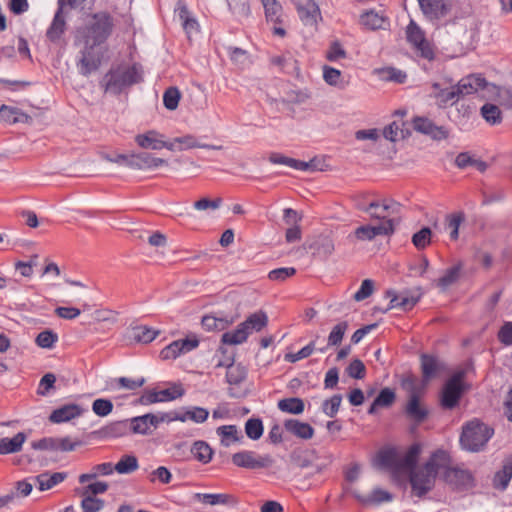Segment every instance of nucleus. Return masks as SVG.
Here are the masks:
<instances>
[{
    "label": "nucleus",
    "mask_w": 512,
    "mask_h": 512,
    "mask_svg": "<svg viewBox=\"0 0 512 512\" xmlns=\"http://www.w3.org/2000/svg\"><path fill=\"white\" fill-rule=\"evenodd\" d=\"M481 115L482 117L491 125H496L501 123L502 114L499 107L495 104L486 103L481 107Z\"/></svg>",
    "instance_id": "c03bdc74"
},
{
    "label": "nucleus",
    "mask_w": 512,
    "mask_h": 512,
    "mask_svg": "<svg viewBox=\"0 0 512 512\" xmlns=\"http://www.w3.org/2000/svg\"><path fill=\"white\" fill-rule=\"evenodd\" d=\"M492 90H497V101L501 106L512 109V91L505 87H496L490 84Z\"/></svg>",
    "instance_id": "338daca9"
},
{
    "label": "nucleus",
    "mask_w": 512,
    "mask_h": 512,
    "mask_svg": "<svg viewBox=\"0 0 512 512\" xmlns=\"http://www.w3.org/2000/svg\"><path fill=\"white\" fill-rule=\"evenodd\" d=\"M114 470L119 474H130L136 471L139 467L138 460L133 455H124L121 459L116 463Z\"/></svg>",
    "instance_id": "37998d69"
},
{
    "label": "nucleus",
    "mask_w": 512,
    "mask_h": 512,
    "mask_svg": "<svg viewBox=\"0 0 512 512\" xmlns=\"http://www.w3.org/2000/svg\"><path fill=\"white\" fill-rule=\"evenodd\" d=\"M174 142H177L179 144L178 150H186V149H192V148H204V149H214V150H220L221 146L216 145H210V144H201L197 141L196 137L193 135H184L182 137H176L174 138Z\"/></svg>",
    "instance_id": "4c0bfd02"
},
{
    "label": "nucleus",
    "mask_w": 512,
    "mask_h": 512,
    "mask_svg": "<svg viewBox=\"0 0 512 512\" xmlns=\"http://www.w3.org/2000/svg\"><path fill=\"white\" fill-rule=\"evenodd\" d=\"M396 399V395L394 390L391 388L385 387L383 388L378 396L374 399L375 400V406H381V407H390Z\"/></svg>",
    "instance_id": "0e129e2a"
},
{
    "label": "nucleus",
    "mask_w": 512,
    "mask_h": 512,
    "mask_svg": "<svg viewBox=\"0 0 512 512\" xmlns=\"http://www.w3.org/2000/svg\"><path fill=\"white\" fill-rule=\"evenodd\" d=\"M230 11L240 18H247L251 14L248 0H228Z\"/></svg>",
    "instance_id": "603ef678"
},
{
    "label": "nucleus",
    "mask_w": 512,
    "mask_h": 512,
    "mask_svg": "<svg viewBox=\"0 0 512 512\" xmlns=\"http://www.w3.org/2000/svg\"><path fill=\"white\" fill-rule=\"evenodd\" d=\"M83 409L77 404H67L55 409L49 416L52 423H63L79 417Z\"/></svg>",
    "instance_id": "b1692460"
},
{
    "label": "nucleus",
    "mask_w": 512,
    "mask_h": 512,
    "mask_svg": "<svg viewBox=\"0 0 512 512\" xmlns=\"http://www.w3.org/2000/svg\"><path fill=\"white\" fill-rule=\"evenodd\" d=\"M31 120V116L22 112L17 107H12L8 105H2L0 107V122H4L11 125L16 123H30Z\"/></svg>",
    "instance_id": "393cba45"
},
{
    "label": "nucleus",
    "mask_w": 512,
    "mask_h": 512,
    "mask_svg": "<svg viewBox=\"0 0 512 512\" xmlns=\"http://www.w3.org/2000/svg\"><path fill=\"white\" fill-rule=\"evenodd\" d=\"M401 386L409 393V397L419 396L421 394L422 388L418 383V379L412 374L402 379Z\"/></svg>",
    "instance_id": "680f3d73"
},
{
    "label": "nucleus",
    "mask_w": 512,
    "mask_h": 512,
    "mask_svg": "<svg viewBox=\"0 0 512 512\" xmlns=\"http://www.w3.org/2000/svg\"><path fill=\"white\" fill-rule=\"evenodd\" d=\"M232 463L237 467L254 470L270 468L275 460L269 454L260 455L255 451L244 450L232 455Z\"/></svg>",
    "instance_id": "1a4fd4ad"
},
{
    "label": "nucleus",
    "mask_w": 512,
    "mask_h": 512,
    "mask_svg": "<svg viewBox=\"0 0 512 512\" xmlns=\"http://www.w3.org/2000/svg\"><path fill=\"white\" fill-rule=\"evenodd\" d=\"M358 209L368 214L371 219L384 222L391 220L390 216L397 212L398 203L391 199L375 200L367 205H359Z\"/></svg>",
    "instance_id": "9b49d317"
},
{
    "label": "nucleus",
    "mask_w": 512,
    "mask_h": 512,
    "mask_svg": "<svg viewBox=\"0 0 512 512\" xmlns=\"http://www.w3.org/2000/svg\"><path fill=\"white\" fill-rule=\"evenodd\" d=\"M66 28L67 25L64 13L61 12V9H57L52 23L46 31L47 39L54 44H60Z\"/></svg>",
    "instance_id": "4be33fe9"
},
{
    "label": "nucleus",
    "mask_w": 512,
    "mask_h": 512,
    "mask_svg": "<svg viewBox=\"0 0 512 512\" xmlns=\"http://www.w3.org/2000/svg\"><path fill=\"white\" fill-rule=\"evenodd\" d=\"M265 10V17L268 21L281 23L282 7L277 0H261Z\"/></svg>",
    "instance_id": "79ce46f5"
},
{
    "label": "nucleus",
    "mask_w": 512,
    "mask_h": 512,
    "mask_svg": "<svg viewBox=\"0 0 512 512\" xmlns=\"http://www.w3.org/2000/svg\"><path fill=\"white\" fill-rule=\"evenodd\" d=\"M405 414L410 420H412L416 424H420L426 420L429 412L428 409L421 404L420 395L409 397L408 402L405 406Z\"/></svg>",
    "instance_id": "5701e85b"
},
{
    "label": "nucleus",
    "mask_w": 512,
    "mask_h": 512,
    "mask_svg": "<svg viewBox=\"0 0 512 512\" xmlns=\"http://www.w3.org/2000/svg\"><path fill=\"white\" fill-rule=\"evenodd\" d=\"M345 371L353 379H363L366 375V367L360 359L352 360Z\"/></svg>",
    "instance_id": "69168bd1"
},
{
    "label": "nucleus",
    "mask_w": 512,
    "mask_h": 512,
    "mask_svg": "<svg viewBox=\"0 0 512 512\" xmlns=\"http://www.w3.org/2000/svg\"><path fill=\"white\" fill-rule=\"evenodd\" d=\"M394 232L393 220H386L379 225H362L354 231V236L361 241L373 240L378 235H390Z\"/></svg>",
    "instance_id": "4468645a"
},
{
    "label": "nucleus",
    "mask_w": 512,
    "mask_h": 512,
    "mask_svg": "<svg viewBox=\"0 0 512 512\" xmlns=\"http://www.w3.org/2000/svg\"><path fill=\"white\" fill-rule=\"evenodd\" d=\"M191 453L199 462L207 464L212 460L213 450L210 445L202 440L195 441L191 446Z\"/></svg>",
    "instance_id": "c9c22d12"
},
{
    "label": "nucleus",
    "mask_w": 512,
    "mask_h": 512,
    "mask_svg": "<svg viewBox=\"0 0 512 512\" xmlns=\"http://www.w3.org/2000/svg\"><path fill=\"white\" fill-rule=\"evenodd\" d=\"M57 340L58 336L55 332L52 330H44L37 335L35 342L39 347L49 349L54 346Z\"/></svg>",
    "instance_id": "052dcab7"
},
{
    "label": "nucleus",
    "mask_w": 512,
    "mask_h": 512,
    "mask_svg": "<svg viewBox=\"0 0 512 512\" xmlns=\"http://www.w3.org/2000/svg\"><path fill=\"white\" fill-rule=\"evenodd\" d=\"M104 505V500L100 498L82 495L81 508L83 512H99L103 509Z\"/></svg>",
    "instance_id": "4d7b16f0"
},
{
    "label": "nucleus",
    "mask_w": 512,
    "mask_h": 512,
    "mask_svg": "<svg viewBox=\"0 0 512 512\" xmlns=\"http://www.w3.org/2000/svg\"><path fill=\"white\" fill-rule=\"evenodd\" d=\"M309 248L313 250L314 254L326 259L334 252L335 245L330 236L320 235L313 240Z\"/></svg>",
    "instance_id": "473e14b6"
},
{
    "label": "nucleus",
    "mask_w": 512,
    "mask_h": 512,
    "mask_svg": "<svg viewBox=\"0 0 512 512\" xmlns=\"http://www.w3.org/2000/svg\"><path fill=\"white\" fill-rule=\"evenodd\" d=\"M348 329V323L346 321H342L335 325L329 336H328V345L336 346L339 345L344 337L346 330Z\"/></svg>",
    "instance_id": "bf43d9fd"
},
{
    "label": "nucleus",
    "mask_w": 512,
    "mask_h": 512,
    "mask_svg": "<svg viewBox=\"0 0 512 512\" xmlns=\"http://www.w3.org/2000/svg\"><path fill=\"white\" fill-rule=\"evenodd\" d=\"M167 165V161L162 158L154 157L149 152L131 153L129 168L133 170H148Z\"/></svg>",
    "instance_id": "dca6fc26"
},
{
    "label": "nucleus",
    "mask_w": 512,
    "mask_h": 512,
    "mask_svg": "<svg viewBox=\"0 0 512 512\" xmlns=\"http://www.w3.org/2000/svg\"><path fill=\"white\" fill-rule=\"evenodd\" d=\"M209 411L206 408L193 406L186 408L180 411V419L181 422H186L187 420L193 421L195 423H203L208 419Z\"/></svg>",
    "instance_id": "e433bc0d"
},
{
    "label": "nucleus",
    "mask_w": 512,
    "mask_h": 512,
    "mask_svg": "<svg viewBox=\"0 0 512 512\" xmlns=\"http://www.w3.org/2000/svg\"><path fill=\"white\" fill-rule=\"evenodd\" d=\"M421 452V446L415 443L401 456L394 447L381 449L376 457V463L381 468L391 472L394 479L401 474L409 473L412 494L418 498L424 497L434 486L439 470L450 464V456L444 450L435 451L423 467L416 469Z\"/></svg>",
    "instance_id": "f257e3e1"
},
{
    "label": "nucleus",
    "mask_w": 512,
    "mask_h": 512,
    "mask_svg": "<svg viewBox=\"0 0 512 512\" xmlns=\"http://www.w3.org/2000/svg\"><path fill=\"white\" fill-rule=\"evenodd\" d=\"M404 126H406L404 122L398 123L394 121L383 129V136L391 142L405 139Z\"/></svg>",
    "instance_id": "a18cd8bd"
},
{
    "label": "nucleus",
    "mask_w": 512,
    "mask_h": 512,
    "mask_svg": "<svg viewBox=\"0 0 512 512\" xmlns=\"http://www.w3.org/2000/svg\"><path fill=\"white\" fill-rule=\"evenodd\" d=\"M512 478V454L503 460L502 469L497 471L493 478V487L504 491Z\"/></svg>",
    "instance_id": "a878e982"
},
{
    "label": "nucleus",
    "mask_w": 512,
    "mask_h": 512,
    "mask_svg": "<svg viewBox=\"0 0 512 512\" xmlns=\"http://www.w3.org/2000/svg\"><path fill=\"white\" fill-rule=\"evenodd\" d=\"M103 81L107 92L118 95L126 88L142 82L143 71L139 64L117 67L116 69H111L104 76Z\"/></svg>",
    "instance_id": "7ed1b4c3"
},
{
    "label": "nucleus",
    "mask_w": 512,
    "mask_h": 512,
    "mask_svg": "<svg viewBox=\"0 0 512 512\" xmlns=\"http://www.w3.org/2000/svg\"><path fill=\"white\" fill-rule=\"evenodd\" d=\"M199 340L194 336L192 338L180 339L173 341L160 352V357L163 360L175 359L181 354L188 353L197 348Z\"/></svg>",
    "instance_id": "f8f14e48"
},
{
    "label": "nucleus",
    "mask_w": 512,
    "mask_h": 512,
    "mask_svg": "<svg viewBox=\"0 0 512 512\" xmlns=\"http://www.w3.org/2000/svg\"><path fill=\"white\" fill-rule=\"evenodd\" d=\"M194 500L206 506H230L236 507L239 503L238 498L229 493H195Z\"/></svg>",
    "instance_id": "2eb2a0df"
},
{
    "label": "nucleus",
    "mask_w": 512,
    "mask_h": 512,
    "mask_svg": "<svg viewBox=\"0 0 512 512\" xmlns=\"http://www.w3.org/2000/svg\"><path fill=\"white\" fill-rule=\"evenodd\" d=\"M413 127L417 132L428 135L433 140L440 141L449 137V131L444 126H437L428 118L415 117Z\"/></svg>",
    "instance_id": "ddd939ff"
},
{
    "label": "nucleus",
    "mask_w": 512,
    "mask_h": 512,
    "mask_svg": "<svg viewBox=\"0 0 512 512\" xmlns=\"http://www.w3.org/2000/svg\"><path fill=\"white\" fill-rule=\"evenodd\" d=\"M421 291L418 288L415 292H402L401 294H397L396 291L389 289L385 292V297L390 298V302L388 307L385 309L375 308L376 310L387 313L389 310L393 308H400L403 311L411 310L420 300Z\"/></svg>",
    "instance_id": "9d476101"
},
{
    "label": "nucleus",
    "mask_w": 512,
    "mask_h": 512,
    "mask_svg": "<svg viewBox=\"0 0 512 512\" xmlns=\"http://www.w3.org/2000/svg\"><path fill=\"white\" fill-rule=\"evenodd\" d=\"M27 440L24 432H18L12 438H0V455L17 453L22 450V446Z\"/></svg>",
    "instance_id": "c85d7f7f"
},
{
    "label": "nucleus",
    "mask_w": 512,
    "mask_h": 512,
    "mask_svg": "<svg viewBox=\"0 0 512 512\" xmlns=\"http://www.w3.org/2000/svg\"><path fill=\"white\" fill-rule=\"evenodd\" d=\"M432 231L429 227H423L412 236V243L418 249H425L431 243Z\"/></svg>",
    "instance_id": "5fc2aeb1"
},
{
    "label": "nucleus",
    "mask_w": 512,
    "mask_h": 512,
    "mask_svg": "<svg viewBox=\"0 0 512 512\" xmlns=\"http://www.w3.org/2000/svg\"><path fill=\"white\" fill-rule=\"evenodd\" d=\"M316 460L317 456L314 450L297 449L290 454L291 464L300 469L313 467Z\"/></svg>",
    "instance_id": "c756f323"
},
{
    "label": "nucleus",
    "mask_w": 512,
    "mask_h": 512,
    "mask_svg": "<svg viewBox=\"0 0 512 512\" xmlns=\"http://www.w3.org/2000/svg\"><path fill=\"white\" fill-rule=\"evenodd\" d=\"M420 360L423 382L426 384L437 375L441 365L436 357L428 354H422Z\"/></svg>",
    "instance_id": "f704fd0d"
},
{
    "label": "nucleus",
    "mask_w": 512,
    "mask_h": 512,
    "mask_svg": "<svg viewBox=\"0 0 512 512\" xmlns=\"http://www.w3.org/2000/svg\"><path fill=\"white\" fill-rule=\"evenodd\" d=\"M342 402L341 394H334L331 398L322 403V412L330 418H333L339 411Z\"/></svg>",
    "instance_id": "6e6d98bb"
},
{
    "label": "nucleus",
    "mask_w": 512,
    "mask_h": 512,
    "mask_svg": "<svg viewBox=\"0 0 512 512\" xmlns=\"http://www.w3.org/2000/svg\"><path fill=\"white\" fill-rule=\"evenodd\" d=\"M179 17L183 22V28L187 34L198 30V22L189 16L188 8L183 0H178L177 8Z\"/></svg>",
    "instance_id": "58836bf2"
},
{
    "label": "nucleus",
    "mask_w": 512,
    "mask_h": 512,
    "mask_svg": "<svg viewBox=\"0 0 512 512\" xmlns=\"http://www.w3.org/2000/svg\"><path fill=\"white\" fill-rule=\"evenodd\" d=\"M114 26L113 16L107 11H100L91 14L89 20L76 29L75 44L82 45L79 60L82 75L87 76L99 68L100 59L93 56V50L108 40Z\"/></svg>",
    "instance_id": "f03ea898"
},
{
    "label": "nucleus",
    "mask_w": 512,
    "mask_h": 512,
    "mask_svg": "<svg viewBox=\"0 0 512 512\" xmlns=\"http://www.w3.org/2000/svg\"><path fill=\"white\" fill-rule=\"evenodd\" d=\"M268 324L266 312L259 310L249 315L245 321L241 322L234 330L222 334L221 342L228 345H238L244 343L250 334L260 332Z\"/></svg>",
    "instance_id": "39448f33"
},
{
    "label": "nucleus",
    "mask_w": 512,
    "mask_h": 512,
    "mask_svg": "<svg viewBox=\"0 0 512 512\" xmlns=\"http://www.w3.org/2000/svg\"><path fill=\"white\" fill-rule=\"evenodd\" d=\"M423 14L430 20H438L448 14L445 0H418Z\"/></svg>",
    "instance_id": "aec40b11"
},
{
    "label": "nucleus",
    "mask_w": 512,
    "mask_h": 512,
    "mask_svg": "<svg viewBox=\"0 0 512 512\" xmlns=\"http://www.w3.org/2000/svg\"><path fill=\"white\" fill-rule=\"evenodd\" d=\"M461 97L478 93L490 87V84L479 74H471L462 78L456 85Z\"/></svg>",
    "instance_id": "f3484780"
},
{
    "label": "nucleus",
    "mask_w": 512,
    "mask_h": 512,
    "mask_svg": "<svg viewBox=\"0 0 512 512\" xmlns=\"http://www.w3.org/2000/svg\"><path fill=\"white\" fill-rule=\"evenodd\" d=\"M443 479L454 491L464 492L476 486L475 478L471 471L459 467H444Z\"/></svg>",
    "instance_id": "6e6552de"
},
{
    "label": "nucleus",
    "mask_w": 512,
    "mask_h": 512,
    "mask_svg": "<svg viewBox=\"0 0 512 512\" xmlns=\"http://www.w3.org/2000/svg\"><path fill=\"white\" fill-rule=\"evenodd\" d=\"M246 378V370L241 365L231 364L227 367L226 381L230 385H238Z\"/></svg>",
    "instance_id": "8fccbe9b"
},
{
    "label": "nucleus",
    "mask_w": 512,
    "mask_h": 512,
    "mask_svg": "<svg viewBox=\"0 0 512 512\" xmlns=\"http://www.w3.org/2000/svg\"><path fill=\"white\" fill-rule=\"evenodd\" d=\"M448 228L450 231V238L452 240H457L459 237V227L465 220V214L463 212H456L450 215H447Z\"/></svg>",
    "instance_id": "864d4df0"
},
{
    "label": "nucleus",
    "mask_w": 512,
    "mask_h": 512,
    "mask_svg": "<svg viewBox=\"0 0 512 512\" xmlns=\"http://www.w3.org/2000/svg\"><path fill=\"white\" fill-rule=\"evenodd\" d=\"M297 12L305 26H316L321 13L314 0H300L297 3Z\"/></svg>",
    "instance_id": "a211bd4d"
},
{
    "label": "nucleus",
    "mask_w": 512,
    "mask_h": 512,
    "mask_svg": "<svg viewBox=\"0 0 512 512\" xmlns=\"http://www.w3.org/2000/svg\"><path fill=\"white\" fill-rule=\"evenodd\" d=\"M354 497L365 505H379L384 502H390L393 499V495L379 487L374 488L370 495H360L356 492L353 493Z\"/></svg>",
    "instance_id": "2f4dec72"
},
{
    "label": "nucleus",
    "mask_w": 512,
    "mask_h": 512,
    "mask_svg": "<svg viewBox=\"0 0 512 512\" xmlns=\"http://www.w3.org/2000/svg\"><path fill=\"white\" fill-rule=\"evenodd\" d=\"M159 333V330H154L147 326H137L133 328L134 340L144 344L152 342Z\"/></svg>",
    "instance_id": "49530a36"
},
{
    "label": "nucleus",
    "mask_w": 512,
    "mask_h": 512,
    "mask_svg": "<svg viewBox=\"0 0 512 512\" xmlns=\"http://www.w3.org/2000/svg\"><path fill=\"white\" fill-rule=\"evenodd\" d=\"M264 427L259 418H250L245 423V433L251 440H258L263 435Z\"/></svg>",
    "instance_id": "09e8293b"
},
{
    "label": "nucleus",
    "mask_w": 512,
    "mask_h": 512,
    "mask_svg": "<svg viewBox=\"0 0 512 512\" xmlns=\"http://www.w3.org/2000/svg\"><path fill=\"white\" fill-rule=\"evenodd\" d=\"M66 477L67 474L64 472H54L52 474L45 472L34 477V480L40 491H46L63 482Z\"/></svg>",
    "instance_id": "72a5a7b5"
},
{
    "label": "nucleus",
    "mask_w": 512,
    "mask_h": 512,
    "mask_svg": "<svg viewBox=\"0 0 512 512\" xmlns=\"http://www.w3.org/2000/svg\"><path fill=\"white\" fill-rule=\"evenodd\" d=\"M346 56L347 53L338 40H334L330 43V46L326 52V59L328 61L334 62L339 59H344Z\"/></svg>",
    "instance_id": "e2e57ef3"
},
{
    "label": "nucleus",
    "mask_w": 512,
    "mask_h": 512,
    "mask_svg": "<svg viewBox=\"0 0 512 512\" xmlns=\"http://www.w3.org/2000/svg\"><path fill=\"white\" fill-rule=\"evenodd\" d=\"M181 94L177 87H169L163 95L164 106L168 110H175L178 107Z\"/></svg>",
    "instance_id": "13d9d810"
},
{
    "label": "nucleus",
    "mask_w": 512,
    "mask_h": 512,
    "mask_svg": "<svg viewBox=\"0 0 512 512\" xmlns=\"http://www.w3.org/2000/svg\"><path fill=\"white\" fill-rule=\"evenodd\" d=\"M129 433H131L129 419L111 422L99 430V434L104 438H118Z\"/></svg>",
    "instance_id": "cd10ccee"
},
{
    "label": "nucleus",
    "mask_w": 512,
    "mask_h": 512,
    "mask_svg": "<svg viewBox=\"0 0 512 512\" xmlns=\"http://www.w3.org/2000/svg\"><path fill=\"white\" fill-rule=\"evenodd\" d=\"M278 408L282 412L290 414H301L305 409L304 401L300 398H284L278 402Z\"/></svg>",
    "instance_id": "ea45409f"
},
{
    "label": "nucleus",
    "mask_w": 512,
    "mask_h": 512,
    "mask_svg": "<svg viewBox=\"0 0 512 512\" xmlns=\"http://www.w3.org/2000/svg\"><path fill=\"white\" fill-rule=\"evenodd\" d=\"M498 341L505 346H512V322L506 321L497 333Z\"/></svg>",
    "instance_id": "774afa93"
},
{
    "label": "nucleus",
    "mask_w": 512,
    "mask_h": 512,
    "mask_svg": "<svg viewBox=\"0 0 512 512\" xmlns=\"http://www.w3.org/2000/svg\"><path fill=\"white\" fill-rule=\"evenodd\" d=\"M406 39L420 57L428 61H432L435 58L433 47L426 39L424 31L413 20L406 27Z\"/></svg>",
    "instance_id": "0eeeda50"
},
{
    "label": "nucleus",
    "mask_w": 512,
    "mask_h": 512,
    "mask_svg": "<svg viewBox=\"0 0 512 512\" xmlns=\"http://www.w3.org/2000/svg\"><path fill=\"white\" fill-rule=\"evenodd\" d=\"M163 138L165 136L156 130H148L144 133L137 134L134 138L135 143L144 150H161L163 149Z\"/></svg>",
    "instance_id": "412c9836"
},
{
    "label": "nucleus",
    "mask_w": 512,
    "mask_h": 512,
    "mask_svg": "<svg viewBox=\"0 0 512 512\" xmlns=\"http://www.w3.org/2000/svg\"><path fill=\"white\" fill-rule=\"evenodd\" d=\"M284 428L292 435L305 440L311 439L314 435V428L310 424L297 419L285 420Z\"/></svg>",
    "instance_id": "bb28decb"
},
{
    "label": "nucleus",
    "mask_w": 512,
    "mask_h": 512,
    "mask_svg": "<svg viewBox=\"0 0 512 512\" xmlns=\"http://www.w3.org/2000/svg\"><path fill=\"white\" fill-rule=\"evenodd\" d=\"M493 435V428L479 419H473L463 425L460 444L463 449L469 452H479L486 447Z\"/></svg>",
    "instance_id": "20e7f679"
},
{
    "label": "nucleus",
    "mask_w": 512,
    "mask_h": 512,
    "mask_svg": "<svg viewBox=\"0 0 512 512\" xmlns=\"http://www.w3.org/2000/svg\"><path fill=\"white\" fill-rule=\"evenodd\" d=\"M217 434L221 437V444L228 447L231 442L239 440L238 430L235 425H223L217 428Z\"/></svg>",
    "instance_id": "de8ad7c7"
},
{
    "label": "nucleus",
    "mask_w": 512,
    "mask_h": 512,
    "mask_svg": "<svg viewBox=\"0 0 512 512\" xmlns=\"http://www.w3.org/2000/svg\"><path fill=\"white\" fill-rule=\"evenodd\" d=\"M461 271L462 265L460 263L448 268L444 275L437 280V286L442 290L447 289L459 279Z\"/></svg>",
    "instance_id": "a19ab883"
},
{
    "label": "nucleus",
    "mask_w": 512,
    "mask_h": 512,
    "mask_svg": "<svg viewBox=\"0 0 512 512\" xmlns=\"http://www.w3.org/2000/svg\"><path fill=\"white\" fill-rule=\"evenodd\" d=\"M465 376V370H458L443 384L439 394L442 409L453 410L459 406L461 398L470 389V385L464 381Z\"/></svg>",
    "instance_id": "423d86ee"
},
{
    "label": "nucleus",
    "mask_w": 512,
    "mask_h": 512,
    "mask_svg": "<svg viewBox=\"0 0 512 512\" xmlns=\"http://www.w3.org/2000/svg\"><path fill=\"white\" fill-rule=\"evenodd\" d=\"M229 321L223 318H217L212 315H205L202 317V327L207 331H221L224 330L228 325Z\"/></svg>",
    "instance_id": "3c124183"
},
{
    "label": "nucleus",
    "mask_w": 512,
    "mask_h": 512,
    "mask_svg": "<svg viewBox=\"0 0 512 512\" xmlns=\"http://www.w3.org/2000/svg\"><path fill=\"white\" fill-rule=\"evenodd\" d=\"M129 422L133 434L151 435L156 430V417L153 413L133 417Z\"/></svg>",
    "instance_id": "6ab92c4d"
},
{
    "label": "nucleus",
    "mask_w": 512,
    "mask_h": 512,
    "mask_svg": "<svg viewBox=\"0 0 512 512\" xmlns=\"http://www.w3.org/2000/svg\"><path fill=\"white\" fill-rule=\"evenodd\" d=\"M360 23L369 30H378L385 29L388 19L383 13L369 10L361 14Z\"/></svg>",
    "instance_id": "7c9ffc66"
}]
</instances>
